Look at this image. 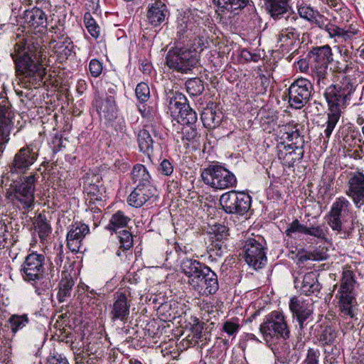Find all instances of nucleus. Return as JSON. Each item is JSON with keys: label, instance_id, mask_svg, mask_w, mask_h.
Masks as SVG:
<instances>
[{"label": "nucleus", "instance_id": "nucleus-29", "mask_svg": "<svg viewBox=\"0 0 364 364\" xmlns=\"http://www.w3.org/2000/svg\"><path fill=\"white\" fill-rule=\"evenodd\" d=\"M54 52L60 57L67 58L73 52V43L69 37H64L63 39L58 41L50 42Z\"/></svg>", "mask_w": 364, "mask_h": 364}, {"label": "nucleus", "instance_id": "nucleus-60", "mask_svg": "<svg viewBox=\"0 0 364 364\" xmlns=\"http://www.w3.org/2000/svg\"><path fill=\"white\" fill-rule=\"evenodd\" d=\"M43 287H36V292L38 295L48 294L50 288L51 287L50 280L47 279L42 282Z\"/></svg>", "mask_w": 364, "mask_h": 364}, {"label": "nucleus", "instance_id": "nucleus-21", "mask_svg": "<svg viewBox=\"0 0 364 364\" xmlns=\"http://www.w3.org/2000/svg\"><path fill=\"white\" fill-rule=\"evenodd\" d=\"M223 114L216 103L210 102L203 108L200 119L203 126L209 129H213L220 126L223 121Z\"/></svg>", "mask_w": 364, "mask_h": 364}, {"label": "nucleus", "instance_id": "nucleus-11", "mask_svg": "<svg viewBox=\"0 0 364 364\" xmlns=\"http://www.w3.org/2000/svg\"><path fill=\"white\" fill-rule=\"evenodd\" d=\"M344 92H324L325 97L328 102V120L326 127L324 130V134L328 139L336 125L337 124L341 115V109L344 107L347 101L348 95H343Z\"/></svg>", "mask_w": 364, "mask_h": 364}, {"label": "nucleus", "instance_id": "nucleus-17", "mask_svg": "<svg viewBox=\"0 0 364 364\" xmlns=\"http://www.w3.org/2000/svg\"><path fill=\"white\" fill-rule=\"evenodd\" d=\"M100 120L109 126L117 118V109L114 98L108 97L107 94L98 96L94 101Z\"/></svg>", "mask_w": 364, "mask_h": 364}, {"label": "nucleus", "instance_id": "nucleus-54", "mask_svg": "<svg viewBox=\"0 0 364 364\" xmlns=\"http://www.w3.org/2000/svg\"><path fill=\"white\" fill-rule=\"evenodd\" d=\"M319 351L314 348H309L306 357L303 364H318Z\"/></svg>", "mask_w": 364, "mask_h": 364}, {"label": "nucleus", "instance_id": "nucleus-34", "mask_svg": "<svg viewBox=\"0 0 364 364\" xmlns=\"http://www.w3.org/2000/svg\"><path fill=\"white\" fill-rule=\"evenodd\" d=\"M35 231L38 233L41 240H45L51 232V227L48 223L45 215L38 214L33 221Z\"/></svg>", "mask_w": 364, "mask_h": 364}, {"label": "nucleus", "instance_id": "nucleus-12", "mask_svg": "<svg viewBox=\"0 0 364 364\" xmlns=\"http://www.w3.org/2000/svg\"><path fill=\"white\" fill-rule=\"evenodd\" d=\"M46 257L43 254L32 252L28 255L21 269L23 279L28 282H36L43 277Z\"/></svg>", "mask_w": 364, "mask_h": 364}, {"label": "nucleus", "instance_id": "nucleus-6", "mask_svg": "<svg viewBox=\"0 0 364 364\" xmlns=\"http://www.w3.org/2000/svg\"><path fill=\"white\" fill-rule=\"evenodd\" d=\"M201 178L205 184L216 190L232 188L237 185L235 176L219 164L209 165L204 168Z\"/></svg>", "mask_w": 364, "mask_h": 364}, {"label": "nucleus", "instance_id": "nucleus-22", "mask_svg": "<svg viewBox=\"0 0 364 364\" xmlns=\"http://www.w3.org/2000/svg\"><path fill=\"white\" fill-rule=\"evenodd\" d=\"M15 114L7 98L1 97L0 101V134L9 136L14 126Z\"/></svg>", "mask_w": 364, "mask_h": 364}, {"label": "nucleus", "instance_id": "nucleus-8", "mask_svg": "<svg viewBox=\"0 0 364 364\" xmlns=\"http://www.w3.org/2000/svg\"><path fill=\"white\" fill-rule=\"evenodd\" d=\"M38 178V175L31 174L20 181L14 182L11 186V191L7 193L10 196H13L14 200H16L23 209L30 210L33 208L36 182Z\"/></svg>", "mask_w": 364, "mask_h": 364}, {"label": "nucleus", "instance_id": "nucleus-31", "mask_svg": "<svg viewBox=\"0 0 364 364\" xmlns=\"http://www.w3.org/2000/svg\"><path fill=\"white\" fill-rule=\"evenodd\" d=\"M213 2L219 8L230 12L241 10L252 4L251 0H213Z\"/></svg>", "mask_w": 364, "mask_h": 364}, {"label": "nucleus", "instance_id": "nucleus-41", "mask_svg": "<svg viewBox=\"0 0 364 364\" xmlns=\"http://www.w3.org/2000/svg\"><path fill=\"white\" fill-rule=\"evenodd\" d=\"M298 13L300 18L312 22H318V19L321 18L318 11L307 5L300 6L298 9Z\"/></svg>", "mask_w": 364, "mask_h": 364}, {"label": "nucleus", "instance_id": "nucleus-40", "mask_svg": "<svg viewBox=\"0 0 364 364\" xmlns=\"http://www.w3.org/2000/svg\"><path fill=\"white\" fill-rule=\"evenodd\" d=\"M175 119L182 124L193 125L197 122V114L188 105V108L182 109Z\"/></svg>", "mask_w": 364, "mask_h": 364}, {"label": "nucleus", "instance_id": "nucleus-55", "mask_svg": "<svg viewBox=\"0 0 364 364\" xmlns=\"http://www.w3.org/2000/svg\"><path fill=\"white\" fill-rule=\"evenodd\" d=\"M90 74L93 77H98L102 71V64L97 59H92L89 64Z\"/></svg>", "mask_w": 364, "mask_h": 364}, {"label": "nucleus", "instance_id": "nucleus-27", "mask_svg": "<svg viewBox=\"0 0 364 364\" xmlns=\"http://www.w3.org/2000/svg\"><path fill=\"white\" fill-rule=\"evenodd\" d=\"M321 289V285L318 281V274L316 272H310L305 274L300 287L301 294L306 296H310L311 294L318 296Z\"/></svg>", "mask_w": 364, "mask_h": 364}, {"label": "nucleus", "instance_id": "nucleus-59", "mask_svg": "<svg viewBox=\"0 0 364 364\" xmlns=\"http://www.w3.org/2000/svg\"><path fill=\"white\" fill-rule=\"evenodd\" d=\"M187 127L185 131L183 132V140H186L188 141H193L198 136V132L196 128L191 127Z\"/></svg>", "mask_w": 364, "mask_h": 364}, {"label": "nucleus", "instance_id": "nucleus-5", "mask_svg": "<svg viewBox=\"0 0 364 364\" xmlns=\"http://www.w3.org/2000/svg\"><path fill=\"white\" fill-rule=\"evenodd\" d=\"M259 331L267 343L287 340L290 335L285 316L278 311H272L264 317L260 324Z\"/></svg>", "mask_w": 364, "mask_h": 364}, {"label": "nucleus", "instance_id": "nucleus-36", "mask_svg": "<svg viewBox=\"0 0 364 364\" xmlns=\"http://www.w3.org/2000/svg\"><path fill=\"white\" fill-rule=\"evenodd\" d=\"M300 36L299 31L284 28L278 35V42L282 45H293Z\"/></svg>", "mask_w": 364, "mask_h": 364}, {"label": "nucleus", "instance_id": "nucleus-13", "mask_svg": "<svg viewBox=\"0 0 364 364\" xmlns=\"http://www.w3.org/2000/svg\"><path fill=\"white\" fill-rule=\"evenodd\" d=\"M289 309L294 316L296 318L301 335L305 333L304 331L307 326L310 329L313 328V322L310 319L313 314L312 304L306 303L298 297L294 296L290 300Z\"/></svg>", "mask_w": 364, "mask_h": 364}, {"label": "nucleus", "instance_id": "nucleus-24", "mask_svg": "<svg viewBox=\"0 0 364 364\" xmlns=\"http://www.w3.org/2000/svg\"><path fill=\"white\" fill-rule=\"evenodd\" d=\"M152 186H136L129 196L127 202L134 208H140L155 195Z\"/></svg>", "mask_w": 364, "mask_h": 364}, {"label": "nucleus", "instance_id": "nucleus-57", "mask_svg": "<svg viewBox=\"0 0 364 364\" xmlns=\"http://www.w3.org/2000/svg\"><path fill=\"white\" fill-rule=\"evenodd\" d=\"M355 57V56L348 60V62H345V64L342 67H338V72L348 73L358 69L357 62L354 58Z\"/></svg>", "mask_w": 364, "mask_h": 364}, {"label": "nucleus", "instance_id": "nucleus-26", "mask_svg": "<svg viewBox=\"0 0 364 364\" xmlns=\"http://www.w3.org/2000/svg\"><path fill=\"white\" fill-rule=\"evenodd\" d=\"M264 8L274 20H279L291 9L289 0H264Z\"/></svg>", "mask_w": 364, "mask_h": 364}, {"label": "nucleus", "instance_id": "nucleus-33", "mask_svg": "<svg viewBox=\"0 0 364 364\" xmlns=\"http://www.w3.org/2000/svg\"><path fill=\"white\" fill-rule=\"evenodd\" d=\"M74 284L75 282L70 276L66 275L62 278L59 283V290L57 295L59 302H64L70 296Z\"/></svg>", "mask_w": 364, "mask_h": 364}, {"label": "nucleus", "instance_id": "nucleus-64", "mask_svg": "<svg viewBox=\"0 0 364 364\" xmlns=\"http://www.w3.org/2000/svg\"><path fill=\"white\" fill-rule=\"evenodd\" d=\"M48 364H70L66 358L62 357L61 355L50 358Z\"/></svg>", "mask_w": 364, "mask_h": 364}, {"label": "nucleus", "instance_id": "nucleus-53", "mask_svg": "<svg viewBox=\"0 0 364 364\" xmlns=\"http://www.w3.org/2000/svg\"><path fill=\"white\" fill-rule=\"evenodd\" d=\"M186 91H203L204 86L203 81L198 77L188 79L186 83Z\"/></svg>", "mask_w": 364, "mask_h": 364}, {"label": "nucleus", "instance_id": "nucleus-52", "mask_svg": "<svg viewBox=\"0 0 364 364\" xmlns=\"http://www.w3.org/2000/svg\"><path fill=\"white\" fill-rule=\"evenodd\" d=\"M326 31L330 37L336 38V42H342L343 36L344 35L343 28H339L333 24H328L326 26Z\"/></svg>", "mask_w": 364, "mask_h": 364}, {"label": "nucleus", "instance_id": "nucleus-10", "mask_svg": "<svg viewBox=\"0 0 364 364\" xmlns=\"http://www.w3.org/2000/svg\"><path fill=\"white\" fill-rule=\"evenodd\" d=\"M252 198L245 192L229 191L220 198L223 210L228 214L244 215L251 207Z\"/></svg>", "mask_w": 364, "mask_h": 364}, {"label": "nucleus", "instance_id": "nucleus-38", "mask_svg": "<svg viewBox=\"0 0 364 364\" xmlns=\"http://www.w3.org/2000/svg\"><path fill=\"white\" fill-rule=\"evenodd\" d=\"M337 337V332L330 326L323 327L318 336V340L320 343L324 346L333 345Z\"/></svg>", "mask_w": 364, "mask_h": 364}, {"label": "nucleus", "instance_id": "nucleus-42", "mask_svg": "<svg viewBox=\"0 0 364 364\" xmlns=\"http://www.w3.org/2000/svg\"><path fill=\"white\" fill-rule=\"evenodd\" d=\"M29 319L26 314L12 315L9 322L11 325V329L13 333H16L18 330L22 329L28 323Z\"/></svg>", "mask_w": 364, "mask_h": 364}, {"label": "nucleus", "instance_id": "nucleus-35", "mask_svg": "<svg viewBox=\"0 0 364 364\" xmlns=\"http://www.w3.org/2000/svg\"><path fill=\"white\" fill-rule=\"evenodd\" d=\"M129 221V218L126 216L122 211L118 210L112 215L107 225V229L117 232V229L126 227Z\"/></svg>", "mask_w": 364, "mask_h": 364}, {"label": "nucleus", "instance_id": "nucleus-2", "mask_svg": "<svg viewBox=\"0 0 364 364\" xmlns=\"http://www.w3.org/2000/svg\"><path fill=\"white\" fill-rule=\"evenodd\" d=\"M182 272L188 277V283L202 296L214 294L219 289L217 274L205 264L185 258L181 264Z\"/></svg>", "mask_w": 364, "mask_h": 364}, {"label": "nucleus", "instance_id": "nucleus-25", "mask_svg": "<svg viewBox=\"0 0 364 364\" xmlns=\"http://www.w3.org/2000/svg\"><path fill=\"white\" fill-rule=\"evenodd\" d=\"M24 23L33 29L45 28L47 26V15L41 9L36 6L30 10H26L23 15Z\"/></svg>", "mask_w": 364, "mask_h": 364}, {"label": "nucleus", "instance_id": "nucleus-62", "mask_svg": "<svg viewBox=\"0 0 364 364\" xmlns=\"http://www.w3.org/2000/svg\"><path fill=\"white\" fill-rule=\"evenodd\" d=\"M311 253V259L312 260L322 261L326 259L328 257V254L326 253V251L316 250Z\"/></svg>", "mask_w": 364, "mask_h": 364}, {"label": "nucleus", "instance_id": "nucleus-15", "mask_svg": "<svg viewBox=\"0 0 364 364\" xmlns=\"http://www.w3.org/2000/svg\"><path fill=\"white\" fill-rule=\"evenodd\" d=\"M346 194L357 208L364 205V173L361 171L350 172L348 174Z\"/></svg>", "mask_w": 364, "mask_h": 364}, {"label": "nucleus", "instance_id": "nucleus-39", "mask_svg": "<svg viewBox=\"0 0 364 364\" xmlns=\"http://www.w3.org/2000/svg\"><path fill=\"white\" fill-rule=\"evenodd\" d=\"M311 92H288L289 102L296 109L303 107L308 102Z\"/></svg>", "mask_w": 364, "mask_h": 364}, {"label": "nucleus", "instance_id": "nucleus-7", "mask_svg": "<svg viewBox=\"0 0 364 364\" xmlns=\"http://www.w3.org/2000/svg\"><path fill=\"white\" fill-rule=\"evenodd\" d=\"M350 203L346 198L338 197L332 203L331 210L326 215L328 225L337 234H340L341 238H346L350 234V231L343 226L346 218L350 215Z\"/></svg>", "mask_w": 364, "mask_h": 364}, {"label": "nucleus", "instance_id": "nucleus-4", "mask_svg": "<svg viewBox=\"0 0 364 364\" xmlns=\"http://www.w3.org/2000/svg\"><path fill=\"white\" fill-rule=\"evenodd\" d=\"M355 284L356 281L353 272L343 271L338 290L336 294L341 314L350 318H354L358 311Z\"/></svg>", "mask_w": 364, "mask_h": 364}, {"label": "nucleus", "instance_id": "nucleus-63", "mask_svg": "<svg viewBox=\"0 0 364 364\" xmlns=\"http://www.w3.org/2000/svg\"><path fill=\"white\" fill-rule=\"evenodd\" d=\"M296 65L301 72H307L309 68L311 69V59H300Z\"/></svg>", "mask_w": 364, "mask_h": 364}, {"label": "nucleus", "instance_id": "nucleus-51", "mask_svg": "<svg viewBox=\"0 0 364 364\" xmlns=\"http://www.w3.org/2000/svg\"><path fill=\"white\" fill-rule=\"evenodd\" d=\"M213 233L214 234L216 241L221 242L224 239H226L228 233V228L225 225L221 224H215L211 228Z\"/></svg>", "mask_w": 364, "mask_h": 364}, {"label": "nucleus", "instance_id": "nucleus-28", "mask_svg": "<svg viewBox=\"0 0 364 364\" xmlns=\"http://www.w3.org/2000/svg\"><path fill=\"white\" fill-rule=\"evenodd\" d=\"M131 178L136 186H152L150 183L151 176L146 168L142 164H136L132 171Z\"/></svg>", "mask_w": 364, "mask_h": 364}, {"label": "nucleus", "instance_id": "nucleus-16", "mask_svg": "<svg viewBox=\"0 0 364 364\" xmlns=\"http://www.w3.org/2000/svg\"><path fill=\"white\" fill-rule=\"evenodd\" d=\"M38 156V152L35 150L33 144H28L21 148L15 154L11 171L24 173L35 163Z\"/></svg>", "mask_w": 364, "mask_h": 364}, {"label": "nucleus", "instance_id": "nucleus-47", "mask_svg": "<svg viewBox=\"0 0 364 364\" xmlns=\"http://www.w3.org/2000/svg\"><path fill=\"white\" fill-rule=\"evenodd\" d=\"M6 225L0 222V247L9 248L13 246L15 241L10 232L6 230Z\"/></svg>", "mask_w": 364, "mask_h": 364}, {"label": "nucleus", "instance_id": "nucleus-14", "mask_svg": "<svg viewBox=\"0 0 364 364\" xmlns=\"http://www.w3.org/2000/svg\"><path fill=\"white\" fill-rule=\"evenodd\" d=\"M245 262L255 269H261L267 262L263 245L255 238H248L243 246Z\"/></svg>", "mask_w": 364, "mask_h": 364}, {"label": "nucleus", "instance_id": "nucleus-20", "mask_svg": "<svg viewBox=\"0 0 364 364\" xmlns=\"http://www.w3.org/2000/svg\"><path fill=\"white\" fill-rule=\"evenodd\" d=\"M168 11L166 5L161 0H151L146 10V22L152 27H158L163 23Z\"/></svg>", "mask_w": 364, "mask_h": 364}, {"label": "nucleus", "instance_id": "nucleus-32", "mask_svg": "<svg viewBox=\"0 0 364 364\" xmlns=\"http://www.w3.org/2000/svg\"><path fill=\"white\" fill-rule=\"evenodd\" d=\"M138 143L141 151L146 154L149 156L153 154L154 141L149 134L146 129H141L138 134Z\"/></svg>", "mask_w": 364, "mask_h": 364}, {"label": "nucleus", "instance_id": "nucleus-45", "mask_svg": "<svg viewBox=\"0 0 364 364\" xmlns=\"http://www.w3.org/2000/svg\"><path fill=\"white\" fill-rule=\"evenodd\" d=\"M284 18V28L299 31L301 28V20L291 9L283 16Z\"/></svg>", "mask_w": 364, "mask_h": 364}, {"label": "nucleus", "instance_id": "nucleus-58", "mask_svg": "<svg viewBox=\"0 0 364 364\" xmlns=\"http://www.w3.org/2000/svg\"><path fill=\"white\" fill-rule=\"evenodd\" d=\"M159 171L163 175L170 176L173 171V166L168 160L164 159L160 164Z\"/></svg>", "mask_w": 364, "mask_h": 364}, {"label": "nucleus", "instance_id": "nucleus-56", "mask_svg": "<svg viewBox=\"0 0 364 364\" xmlns=\"http://www.w3.org/2000/svg\"><path fill=\"white\" fill-rule=\"evenodd\" d=\"M240 328V325L232 321H226L223 323V330L229 336L236 333Z\"/></svg>", "mask_w": 364, "mask_h": 364}, {"label": "nucleus", "instance_id": "nucleus-50", "mask_svg": "<svg viewBox=\"0 0 364 364\" xmlns=\"http://www.w3.org/2000/svg\"><path fill=\"white\" fill-rule=\"evenodd\" d=\"M312 89L311 82L306 78H299L289 87L288 91H309Z\"/></svg>", "mask_w": 364, "mask_h": 364}, {"label": "nucleus", "instance_id": "nucleus-30", "mask_svg": "<svg viewBox=\"0 0 364 364\" xmlns=\"http://www.w3.org/2000/svg\"><path fill=\"white\" fill-rule=\"evenodd\" d=\"M188 105L187 99L182 92H175V95L170 99L168 109L171 116L176 118L178 112H181L183 109H188Z\"/></svg>", "mask_w": 364, "mask_h": 364}, {"label": "nucleus", "instance_id": "nucleus-19", "mask_svg": "<svg viewBox=\"0 0 364 364\" xmlns=\"http://www.w3.org/2000/svg\"><path fill=\"white\" fill-rule=\"evenodd\" d=\"M90 232L87 225L76 221L69 227L66 236L67 247L73 252H78L85 237Z\"/></svg>", "mask_w": 364, "mask_h": 364}, {"label": "nucleus", "instance_id": "nucleus-9", "mask_svg": "<svg viewBox=\"0 0 364 364\" xmlns=\"http://www.w3.org/2000/svg\"><path fill=\"white\" fill-rule=\"evenodd\" d=\"M166 65L169 68L182 73H187L195 68L198 61V54L196 50L177 48L169 50L166 55Z\"/></svg>", "mask_w": 364, "mask_h": 364}, {"label": "nucleus", "instance_id": "nucleus-18", "mask_svg": "<svg viewBox=\"0 0 364 364\" xmlns=\"http://www.w3.org/2000/svg\"><path fill=\"white\" fill-rule=\"evenodd\" d=\"M278 158L282 164L287 167H293L296 162H299L304 156L303 146L299 145L298 141L285 145L281 143L277 146Z\"/></svg>", "mask_w": 364, "mask_h": 364}, {"label": "nucleus", "instance_id": "nucleus-43", "mask_svg": "<svg viewBox=\"0 0 364 364\" xmlns=\"http://www.w3.org/2000/svg\"><path fill=\"white\" fill-rule=\"evenodd\" d=\"M307 226L301 224L298 219L289 223L285 230V234L289 237H294L296 234L306 235Z\"/></svg>", "mask_w": 364, "mask_h": 364}, {"label": "nucleus", "instance_id": "nucleus-37", "mask_svg": "<svg viewBox=\"0 0 364 364\" xmlns=\"http://www.w3.org/2000/svg\"><path fill=\"white\" fill-rule=\"evenodd\" d=\"M118 238L120 243L119 250L117 251L116 255L118 257L121 256V250L123 251L128 250L133 247V237L130 232L127 230H122L117 232Z\"/></svg>", "mask_w": 364, "mask_h": 364}, {"label": "nucleus", "instance_id": "nucleus-61", "mask_svg": "<svg viewBox=\"0 0 364 364\" xmlns=\"http://www.w3.org/2000/svg\"><path fill=\"white\" fill-rule=\"evenodd\" d=\"M189 33L190 32L189 29L188 28L187 23L183 21V23H181L177 28V36H178L179 39H183L185 37H188Z\"/></svg>", "mask_w": 364, "mask_h": 364}, {"label": "nucleus", "instance_id": "nucleus-23", "mask_svg": "<svg viewBox=\"0 0 364 364\" xmlns=\"http://www.w3.org/2000/svg\"><path fill=\"white\" fill-rule=\"evenodd\" d=\"M130 304L127 301V297L124 293L119 294L113 304L111 306L110 318L115 321L119 320L125 322L129 314Z\"/></svg>", "mask_w": 364, "mask_h": 364}, {"label": "nucleus", "instance_id": "nucleus-46", "mask_svg": "<svg viewBox=\"0 0 364 364\" xmlns=\"http://www.w3.org/2000/svg\"><path fill=\"white\" fill-rule=\"evenodd\" d=\"M84 23L90 34L93 38H97L100 34V28L88 12L85 13L84 16Z\"/></svg>", "mask_w": 364, "mask_h": 364}, {"label": "nucleus", "instance_id": "nucleus-1", "mask_svg": "<svg viewBox=\"0 0 364 364\" xmlns=\"http://www.w3.org/2000/svg\"><path fill=\"white\" fill-rule=\"evenodd\" d=\"M41 44V39L28 36L16 43L14 53L11 54L15 61L16 73L26 78H31L22 82V87L29 90L40 88L46 74V50Z\"/></svg>", "mask_w": 364, "mask_h": 364}, {"label": "nucleus", "instance_id": "nucleus-49", "mask_svg": "<svg viewBox=\"0 0 364 364\" xmlns=\"http://www.w3.org/2000/svg\"><path fill=\"white\" fill-rule=\"evenodd\" d=\"M85 190L87 195L90 196L92 200H102L103 193L105 192L102 187H100L98 185L90 183L86 187H85Z\"/></svg>", "mask_w": 364, "mask_h": 364}, {"label": "nucleus", "instance_id": "nucleus-3", "mask_svg": "<svg viewBox=\"0 0 364 364\" xmlns=\"http://www.w3.org/2000/svg\"><path fill=\"white\" fill-rule=\"evenodd\" d=\"M311 59V72L318 89L325 90L333 87L336 90V86L331 82L328 78V67L333 61V53L331 47L328 45L313 48L308 55Z\"/></svg>", "mask_w": 364, "mask_h": 364}, {"label": "nucleus", "instance_id": "nucleus-48", "mask_svg": "<svg viewBox=\"0 0 364 364\" xmlns=\"http://www.w3.org/2000/svg\"><path fill=\"white\" fill-rule=\"evenodd\" d=\"M306 235L316 237L326 242H329L327 237V228L325 230L321 225L307 227Z\"/></svg>", "mask_w": 364, "mask_h": 364}, {"label": "nucleus", "instance_id": "nucleus-44", "mask_svg": "<svg viewBox=\"0 0 364 364\" xmlns=\"http://www.w3.org/2000/svg\"><path fill=\"white\" fill-rule=\"evenodd\" d=\"M49 32L52 33L50 42L58 41L63 39L64 37H68L65 32L64 24L58 19L54 25H51L49 28Z\"/></svg>", "mask_w": 364, "mask_h": 364}]
</instances>
